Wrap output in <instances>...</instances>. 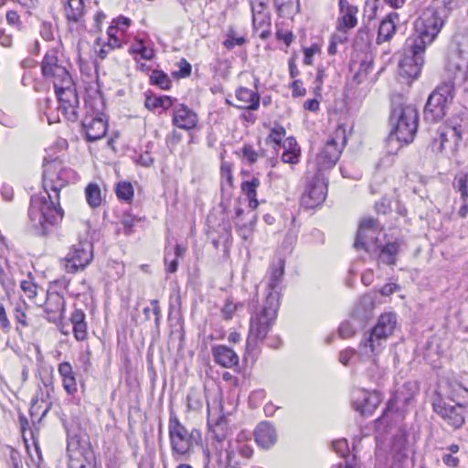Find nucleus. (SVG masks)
<instances>
[{
	"mask_svg": "<svg viewBox=\"0 0 468 468\" xmlns=\"http://www.w3.org/2000/svg\"><path fill=\"white\" fill-rule=\"evenodd\" d=\"M75 178V172L58 160L44 165V193L31 197L28 217L35 228L46 229L62 219L63 211L59 207V191Z\"/></svg>",
	"mask_w": 468,
	"mask_h": 468,
	"instance_id": "obj_1",
	"label": "nucleus"
},
{
	"mask_svg": "<svg viewBox=\"0 0 468 468\" xmlns=\"http://www.w3.org/2000/svg\"><path fill=\"white\" fill-rule=\"evenodd\" d=\"M419 113L414 105L407 104L401 97L393 99L389 122L391 135L398 141L410 143L417 132Z\"/></svg>",
	"mask_w": 468,
	"mask_h": 468,
	"instance_id": "obj_2",
	"label": "nucleus"
},
{
	"mask_svg": "<svg viewBox=\"0 0 468 468\" xmlns=\"http://www.w3.org/2000/svg\"><path fill=\"white\" fill-rule=\"evenodd\" d=\"M280 303L278 292H268L264 304L250 317V332L246 343L247 352H252L262 341L273 324Z\"/></svg>",
	"mask_w": 468,
	"mask_h": 468,
	"instance_id": "obj_3",
	"label": "nucleus"
},
{
	"mask_svg": "<svg viewBox=\"0 0 468 468\" xmlns=\"http://www.w3.org/2000/svg\"><path fill=\"white\" fill-rule=\"evenodd\" d=\"M444 25V20L439 11L432 6L423 9L415 20L414 33L407 39L408 45L411 48L426 50L428 45H431Z\"/></svg>",
	"mask_w": 468,
	"mask_h": 468,
	"instance_id": "obj_4",
	"label": "nucleus"
},
{
	"mask_svg": "<svg viewBox=\"0 0 468 468\" xmlns=\"http://www.w3.org/2000/svg\"><path fill=\"white\" fill-rule=\"evenodd\" d=\"M195 431V430L186 429L174 413L170 414L168 435L172 457L176 461L187 460L194 452L197 444Z\"/></svg>",
	"mask_w": 468,
	"mask_h": 468,
	"instance_id": "obj_5",
	"label": "nucleus"
},
{
	"mask_svg": "<svg viewBox=\"0 0 468 468\" xmlns=\"http://www.w3.org/2000/svg\"><path fill=\"white\" fill-rule=\"evenodd\" d=\"M86 113L81 125L88 141H97L107 133V120L102 112L103 101L101 95L90 97L85 101Z\"/></svg>",
	"mask_w": 468,
	"mask_h": 468,
	"instance_id": "obj_6",
	"label": "nucleus"
},
{
	"mask_svg": "<svg viewBox=\"0 0 468 468\" xmlns=\"http://www.w3.org/2000/svg\"><path fill=\"white\" fill-rule=\"evenodd\" d=\"M454 97V85L448 81L441 84L430 95L424 108V119L428 122H437L446 114L449 105Z\"/></svg>",
	"mask_w": 468,
	"mask_h": 468,
	"instance_id": "obj_7",
	"label": "nucleus"
},
{
	"mask_svg": "<svg viewBox=\"0 0 468 468\" xmlns=\"http://www.w3.org/2000/svg\"><path fill=\"white\" fill-rule=\"evenodd\" d=\"M346 144V133L344 125H338L328 136L324 147L316 156V165L320 171L334 167L340 158Z\"/></svg>",
	"mask_w": 468,
	"mask_h": 468,
	"instance_id": "obj_8",
	"label": "nucleus"
},
{
	"mask_svg": "<svg viewBox=\"0 0 468 468\" xmlns=\"http://www.w3.org/2000/svg\"><path fill=\"white\" fill-rule=\"evenodd\" d=\"M53 85L59 103L58 110L66 120L77 122L80 101L72 78L68 77L67 82L66 79L57 80Z\"/></svg>",
	"mask_w": 468,
	"mask_h": 468,
	"instance_id": "obj_9",
	"label": "nucleus"
},
{
	"mask_svg": "<svg viewBox=\"0 0 468 468\" xmlns=\"http://www.w3.org/2000/svg\"><path fill=\"white\" fill-rule=\"evenodd\" d=\"M397 325L396 314L393 313H385L380 315L377 324L370 332L368 337L363 342L362 346L365 348H369L371 355H376L379 352L382 341H385L391 335Z\"/></svg>",
	"mask_w": 468,
	"mask_h": 468,
	"instance_id": "obj_10",
	"label": "nucleus"
},
{
	"mask_svg": "<svg viewBox=\"0 0 468 468\" xmlns=\"http://www.w3.org/2000/svg\"><path fill=\"white\" fill-rule=\"evenodd\" d=\"M93 259V248L89 241H80L72 245L66 257L60 260L68 273H76L84 270Z\"/></svg>",
	"mask_w": 468,
	"mask_h": 468,
	"instance_id": "obj_11",
	"label": "nucleus"
},
{
	"mask_svg": "<svg viewBox=\"0 0 468 468\" xmlns=\"http://www.w3.org/2000/svg\"><path fill=\"white\" fill-rule=\"evenodd\" d=\"M461 138V133L456 127H441L432 138L431 150L436 154L452 158L459 147Z\"/></svg>",
	"mask_w": 468,
	"mask_h": 468,
	"instance_id": "obj_12",
	"label": "nucleus"
},
{
	"mask_svg": "<svg viewBox=\"0 0 468 468\" xmlns=\"http://www.w3.org/2000/svg\"><path fill=\"white\" fill-rule=\"evenodd\" d=\"M380 235L379 226L373 218L361 220L354 247L371 251L378 248V236Z\"/></svg>",
	"mask_w": 468,
	"mask_h": 468,
	"instance_id": "obj_13",
	"label": "nucleus"
},
{
	"mask_svg": "<svg viewBox=\"0 0 468 468\" xmlns=\"http://www.w3.org/2000/svg\"><path fill=\"white\" fill-rule=\"evenodd\" d=\"M326 193L327 184L324 178L320 174H316L306 182L301 198L302 205L306 208H314L324 201Z\"/></svg>",
	"mask_w": 468,
	"mask_h": 468,
	"instance_id": "obj_14",
	"label": "nucleus"
},
{
	"mask_svg": "<svg viewBox=\"0 0 468 468\" xmlns=\"http://www.w3.org/2000/svg\"><path fill=\"white\" fill-rule=\"evenodd\" d=\"M425 50L411 48L408 42L405 44L404 56L399 61V74L402 77L416 79L424 64Z\"/></svg>",
	"mask_w": 468,
	"mask_h": 468,
	"instance_id": "obj_15",
	"label": "nucleus"
},
{
	"mask_svg": "<svg viewBox=\"0 0 468 468\" xmlns=\"http://www.w3.org/2000/svg\"><path fill=\"white\" fill-rule=\"evenodd\" d=\"M434 411L440 415L448 425L453 429H459L464 423V412L466 406L462 402L451 405L442 400L433 404Z\"/></svg>",
	"mask_w": 468,
	"mask_h": 468,
	"instance_id": "obj_16",
	"label": "nucleus"
},
{
	"mask_svg": "<svg viewBox=\"0 0 468 468\" xmlns=\"http://www.w3.org/2000/svg\"><path fill=\"white\" fill-rule=\"evenodd\" d=\"M41 69L44 77L50 80L53 84L56 83L57 80L59 81L64 79H66L67 82L68 77L70 76L66 68L59 63L58 51L55 48L46 53Z\"/></svg>",
	"mask_w": 468,
	"mask_h": 468,
	"instance_id": "obj_17",
	"label": "nucleus"
},
{
	"mask_svg": "<svg viewBox=\"0 0 468 468\" xmlns=\"http://www.w3.org/2000/svg\"><path fill=\"white\" fill-rule=\"evenodd\" d=\"M350 70L354 73L356 83H362L367 80L373 70V58L370 54H357L350 62Z\"/></svg>",
	"mask_w": 468,
	"mask_h": 468,
	"instance_id": "obj_18",
	"label": "nucleus"
},
{
	"mask_svg": "<svg viewBox=\"0 0 468 468\" xmlns=\"http://www.w3.org/2000/svg\"><path fill=\"white\" fill-rule=\"evenodd\" d=\"M65 310V299L57 292H48L45 302L46 318L52 323L58 321Z\"/></svg>",
	"mask_w": 468,
	"mask_h": 468,
	"instance_id": "obj_19",
	"label": "nucleus"
},
{
	"mask_svg": "<svg viewBox=\"0 0 468 468\" xmlns=\"http://www.w3.org/2000/svg\"><path fill=\"white\" fill-rule=\"evenodd\" d=\"M172 122L183 130H191L197 123V116L195 112L185 104H179L173 110Z\"/></svg>",
	"mask_w": 468,
	"mask_h": 468,
	"instance_id": "obj_20",
	"label": "nucleus"
},
{
	"mask_svg": "<svg viewBox=\"0 0 468 468\" xmlns=\"http://www.w3.org/2000/svg\"><path fill=\"white\" fill-rule=\"evenodd\" d=\"M254 439L261 448L270 449L277 441L276 430L270 422H261L254 431Z\"/></svg>",
	"mask_w": 468,
	"mask_h": 468,
	"instance_id": "obj_21",
	"label": "nucleus"
},
{
	"mask_svg": "<svg viewBox=\"0 0 468 468\" xmlns=\"http://www.w3.org/2000/svg\"><path fill=\"white\" fill-rule=\"evenodd\" d=\"M379 402L380 399L378 394L362 390L357 393L353 404L356 410L359 411L362 415H367L371 414Z\"/></svg>",
	"mask_w": 468,
	"mask_h": 468,
	"instance_id": "obj_22",
	"label": "nucleus"
},
{
	"mask_svg": "<svg viewBox=\"0 0 468 468\" xmlns=\"http://www.w3.org/2000/svg\"><path fill=\"white\" fill-rule=\"evenodd\" d=\"M212 355L215 362L223 367L231 368L239 364L238 355L227 346H213Z\"/></svg>",
	"mask_w": 468,
	"mask_h": 468,
	"instance_id": "obj_23",
	"label": "nucleus"
},
{
	"mask_svg": "<svg viewBox=\"0 0 468 468\" xmlns=\"http://www.w3.org/2000/svg\"><path fill=\"white\" fill-rule=\"evenodd\" d=\"M236 98L240 102L237 107L246 110H258L260 106V96L257 92L240 87L236 91Z\"/></svg>",
	"mask_w": 468,
	"mask_h": 468,
	"instance_id": "obj_24",
	"label": "nucleus"
},
{
	"mask_svg": "<svg viewBox=\"0 0 468 468\" xmlns=\"http://www.w3.org/2000/svg\"><path fill=\"white\" fill-rule=\"evenodd\" d=\"M399 18V15L396 13L389 14L385 19H383L378 27L377 43L380 44L387 42L391 39L396 32L395 19Z\"/></svg>",
	"mask_w": 468,
	"mask_h": 468,
	"instance_id": "obj_25",
	"label": "nucleus"
},
{
	"mask_svg": "<svg viewBox=\"0 0 468 468\" xmlns=\"http://www.w3.org/2000/svg\"><path fill=\"white\" fill-rule=\"evenodd\" d=\"M339 10L343 26L346 28L355 27L357 24V7L350 5L347 0H339Z\"/></svg>",
	"mask_w": 468,
	"mask_h": 468,
	"instance_id": "obj_26",
	"label": "nucleus"
},
{
	"mask_svg": "<svg viewBox=\"0 0 468 468\" xmlns=\"http://www.w3.org/2000/svg\"><path fill=\"white\" fill-rule=\"evenodd\" d=\"M400 245L397 240L387 242L385 245L378 244V248L376 249L380 251L378 261L387 265H395Z\"/></svg>",
	"mask_w": 468,
	"mask_h": 468,
	"instance_id": "obj_27",
	"label": "nucleus"
},
{
	"mask_svg": "<svg viewBox=\"0 0 468 468\" xmlns=\"http://www.w3.org/2000/svg\"><path fill=\"white\" fill-rule=\"evenodd\" d=\"M261 185V181L258 177L252 176L251 178L245 180L241 183L240 188L242 193L247 197L249 200V207L254 210L259 206L257 200V189Z\"/></svg>",
	"mask_w": 468,
	"mask_h": 468,
	"instance_id": "obj_28",
	"label": "nucleus"
},
{
	"mask_svg": "<svg viewBox=\"0 0 468 468\" xmlns=\"http://www.w3.org/2000/svg\"><path fill=\"white\" fill-rule=\"evenodd\" d=\"M58 373L62 378V385L69 394L77 391V382L71 365L69 362H62L58 366Z\"/></svg>",
	"mask_w": 468,
	"mask_h": 468,
	"instance_id": "obj_29",
	"label": "nucleus"
},
{
	"mask_svg": "<svg viewBox=\"0 0 468 468\" xmlns=\"http://www.w3.org/2000/svg\"><path fill=\"white\" fill-rule=\"evenodd\" d=\"M284 273V261L283 260H279L277 263H273L271 266V273H270V281L268 282L269 292H278V297L280 296V292L278 291L279 286L282 281Z\"/></svg>",
	"mask_w": 468,
	"mask_h": 468,
	"instance_id": "obj_30",
	"label": "nucleus"
},
{
	"mask_svg": "<svg viewBox=\"0 0 468 468\" xmlns=\"http://www.w3.org/2000/svg\"><path fill=\"white\" fill-rule=\"evenodd\" d=\"M16 270L12 267L8 261L0 262V283L5 289H11L16 284Z\"/></svg>",
	"mask_w": 468,
	"mask_h": 468,
	"instance_id": "obj_31",
	"label": "nucleus"
},
{
	"mask_svg": "<svg viewBox=\"0 0 468 468\" xmlns=\"http://www.w3.org/2000/svg\"><path fill=\"white\" fill-rule=\"evenodd\" d=\"M64 10L68 20L77 22L84 15V2L83 0H67Z\"/></svg>",
	"mask_w": 468,
	"mask_h": 468,
	"instance_id": "obj_32",
	"label": "nucleus"
},
{
	"mask_svg": "<svg viewBox=\"0 0 468 468\" xmlns=\"http://www.w3.org/2000/svg\"><path fill=\"white\" fill-rule=\"evenodd\" d=\"M207 423L210 427L211 431L214 433L215 438L218 441H222L226 436L227 420L224 416H219L214 419L210 413H208Z\"/></svg>",
	"mask_w": 468,
	"mask_h": 468,
	"instance_id": "obj_33",
	"label": "nucleus"
},
{
	"mask_svg": "<svg viewBox=\"0 0 468 468\" xmlns=\"http://www.w3.org/2000/svg\"><path fill=\"white\" fill-rule=\"evenodd\" d=\"M85 195L88 204L91 207H97L101 203V189L96 184H89L85 189Z\"/></svg>",
	"mask_w": 468,
	"mask_h": 468,
	"instance_id": "obj_34",
	"label": "nucleus"
},
{
	"mask_svg": "<svg viewBox=\"0 0 468 468\" xmlns=\"http://www.w3.org/2000/svg\"><path fill=\"white\" fill-rule=\"evenodd\" d=\"M467 64L468 58L461 52L452 53L450 57L449 67L451 70L454 69L458 71H463L465 69Z\"/></svg>",
	"mask_w": 468,
	"mask_h": 468,
	"instance_id": "obj_35",
	"label": "nucleus"
},
{
	"mask_svg": "<svg viewBox=\"0 0 468 468\" xmlns=\"http://www.w3.org/2000/svg\"><path fill=\"white\" fill-rule=\"evenodd\" d=\"M115 192L119 199L131 201L133 197V187L129 182H119L116 185Z\"/></svg>",
	"mask_w": 468,
	"mask_h": 468,
	"instance_id": "obj_36",
	"label": "nucleus"
},
{
	"mask_svg": "<svg viewBox=\"0 0 468 468\" xmlns=\"http://www.w3.org/2000/svg\"><path fill=\"white\" fill-rule=\"evenodd\" d=\"M220 176L222 190H225L227 187L231 188L233 186V176L230 164L222 162L220 167Z\"/></svg>",
	"mask_w": 468,
	"mask_h": 468,
	"instance_id": "obj_37",
	"label": "nucleus"
},
{
	"mask_svg": "<svg viewBox=\"0 0 468 468\" xmlns=\"http://www.w3.org/2000/svg\"><path fill=\"white\" fill-rule=\"evenodd\" d=\"M152 84L159 86L163 90H168L171 85V81L168 76L160 70H154L150 76Z\"/></svg>",
	"mask_w": 468,
	"mask_h": 468,
	"instance_id": "obj_38",
	"label": "nucleus"
},
{
	"mask_svg": "<svg viewBox=\"0 0 468 468\" xmlns=\"http://www.w3.org/2000/svg\"><path fill=\"white\" fill-rule=\"evenodd\" d=\"M131 51L135 54H139L142 58L151 59L154 57V50L147 48L143 41H139L133 45Z\"/></svg>",
	"mask_w": 468,
	"mask_h": 468,
	"instance_id": "obj_39",
	"label": "nucleus"
},
{
	"mask_svg": "<svg viewBox=\"0 0 468 468\" xmlns=\"http://www.w3.org/2000/svg\"><path fill=\"white\" fill-rule=\"evenodd\" d=\"M255 221H256V216L252 215L249 223H243V224H240L239 222L237 223V227L239 228V234L242 239H248L250 237L251 233L253 231V226H254Z\"/></svg>",
	"mask_w": 468,
	"mask_h": 468,
	"instance_id": "obj_40",
	"label": "nucleus"
},
{
	"mask_svg": "<svg viewBox=\"0 0 468 468\" xmlns=\"http://www.w3.org/2000/svg\"><path fill=\"white\" fill-rule=\"evenodd\" d=\"M27 304L25 302H18L15 307V319L17 323L21 324L23 326H27L28 323L27 321Z\"/></svg>",
	"mask_w": 468,
	"mask_h": 468,
	"instance_id": "obj_41",
	"label": "nucleus"
},
{
	"mask_svg": "<svg viewBox=\"0 0 468 468\" xmlns=\"http://www.w3.org/2000/svg\"><path fill=\"white\" fill-rule=\"evenodd\" d=\"M246 39L243 37H234V31L231 30L228 34V38L223 41V46L227 49H233L236 46H242L245 44Z\"/></svg>",
	"mask_w": 468,
	"mask_h": 468,
	"instance_id": "obj_42",
	"label": "nucleus"
},
{
	"mask_svg": "<svg viewBox=\"0 0 468 468\" xmlns=\"http://www.w3.org/2000/svg\"><path fill=\"white\" fill-rule=\"evenodd\" d=\"M266 5L262 1L255 0L251 2V12H252V21L253 25L256 26L258 23V19L265 15L263 13Z\"/></svg>",
	"mask_w": 468,
	"mask_h": 468,
	"instance_id": "obj_43",
	"label": "nucleus"
},
{
	"mask_svg": "<svg viewBox=\"0 0 468 468\" xmlns=\"http://www.w3.org/2000/svg\"><path fill=\"white\" fill-rule=\"evenodd\" d=\"M285 135V129L282 126H276L271 129L267 141L272 142L275 144H280Z\"/></svg>",
	"mask_w": 468,
	"mask_h": 468,
	"instance_id": "obj_44",
	"label": "nucleus"
},
{
	"mask_svg": "<svg viewBox=\"0 0 468 468\" xmlns=\"http://www.w3.org/2000/svg\"><path fill=\"white\" fill-rule=\"evenodd\" d=\"M334 451L344 457L349 452L348 443L346 439L337 440L332 442Z\"/></svg>",
	"mask_w": 468,
	"mask_h": 468,
	"instance_id": "obj_45",
	"label": "nucleus"
},
{
	"mask_svg": "<svg viewBox=\"0 0 468 468\" xmlns=\"http://www.w3.org/2000/svg\"><path fill=\"white\" fill-rule=\"evenodd\" d=\"M241 153L243 157L250 163L254 164L259 157L258 153L253 149L251 145L246 144L242 147Z\"/></svg>",
	"mask_w": 468,
	"mask_h": 468,
	"instance_id": "obj_46",
	"label": "nucleus"
},
{
	"mask_svg": "<svg viewBox=\"0 0 468 468\" xmlns=\"http://www.w3.org/2000/svg\"><path fill=\"white\" fill-rule=\"evenodd\" d=\"M6 21L8 25L13 26L16 29L20 30L22 27V23L20 20V16L16 11L9 10L5 15Z\"/></svg>",
	"mask_w": 468,
	"mask_h": 468,
	"instance_id": "obj_47",
	"label": "nucleus"
},
{
	"mask_svg": "<svg viewBox=\"0 0 468 468\" xmlns=\"http://www.w3.org/2000/svg\"><path fill=\"white\" fill-rule=\"evenodd\" d=\"M338 331L343 338H349L355 335L356 327L350 322H344Z\"/></svg>",
	"mask_w": 468,
	"mask_h": 468,
	"instance_id": "obj_48",
	"label": "nucleus"
},
{
	"mask_svg": "<svg viewBox=\"0 0 468 468\" xmlns=\"http://www.w3.org/2000/svg\"><path fill=\"white\" fill-rule=\"evenodd\" d=\"M74 336L78 341H83L87 337V324L81 323L73 324Z\"/></svg>",
	"mask_w": 468,
	"mask_h": 468,
	"instance_id": "obj_49",
	"label": "nucleus"
},
{
	"mask_svg": "<svg viewBox=\"0 0 468 468\" xmlns=\"http://www.w3.org/2000/svg\"><path fill=\"white\" fill-rule=\"evenodd\" d=\"M20 287L28 298L32 299L37 295V286L32 282L22 281Z\"/></svg>",
	"mask_w": 468,
	"mask_h": 468,
	"instance_id": "obj_50",
	"label": "nucleus"
},
{
	"mask_svg": "<svg viewBox=\"0 0 468 468\" xmlns=\"http://www.w3.org/2000/svg\"><path fill=\"white\" fill-rule=\"evenodd\" d=\"M282 147L284 149L283 152H298V154H300V148L293 137L286 138L283 141Z\"/></svg>",
	"mask_w": 468,
	"mask_h": 468,
	"instance_id": "obj_51",
	"label": "nucleus"
},
{
	"mask_svg": "<svg viewBox=\"0 0 468 468\" xmlns=\"http://www.w3.org/2000/svg\"><path fill=\"white\" fill-rule=\"evenodd\" d=\"M291 89H292V96L293 97L303 96L305 94V92H306V90L303 87V82L300 80H294L291 84Z\"/></svg>",
	"mask_w": 468,
	"mask_h": 468,
	"instance_id": "obj_52",
	"label": "nucleus"
},
{
	"mask_svg": "<svg viewBox=\"0 0 468 468\" xmlns=\"http://www.w3.org/2000/svg\"><path fill=\"white\" fill-rule=\"evenodd\" d=\"M177 261H178V258H176V257H173L172 259H170L169 252H166L165 257V263L166 266V271L168 272L174 273L176 271Z\"/></svg>",
	"mask_w": 468,
	"mask_h": 468,
	"instance_id": "obj_53",
	"label": "nucleus"
},
{
	"mask_svg": "<svg viewBox=\"0 0 468 468\" xmlns=\"http://www.w3.org/2000/svg\"><path fill=\"white\" fill-rule=\"evenodd\" d=\"M300 154L298 152H283L282 154V160L286 164H297L299 162Z\"/></svg>",
	"mask_w": 468,
	"mask_h": 468,
	"instance_id": "obj_54",
	"label": "nucleus"
},
{
	"mask_svg": "<svg viewBox=\"0 0 468 468\" xmlns=\"http://www.w3.org/2000/svg\"><path fill=\"white\" fill-rule=\"evenodd\" d=\"M356 355V350L353 349V348H346L343 351H341L340 353V356H339V361L346 366L348 365V362L350 361V359Z\"/></svg>",
	"mask_w": 468,
	"mask_h": 468,
	"instance_id": "obj_55",
	"label": "nucleus"
},
{
	"mask_svg": "<svg viewBox=\"0 0 468 468\" xmlns=\"http://www.w3.org/2000/svg\"><path fill=\"white\" fill-rule=\"evenodd\" d=\"M159 101L160 97L147 95L144 101V105L148 110L154 111L156 108H159Z\"/></svg>",
	"mask_w": 468,
	"mask_h": 468,
	"instance_id": "obj_56",
	"label": "nucleus"
},
{
	"mask_svg": "<svg viewBox=\"0 0 468 468\" xmlns=\"http://www.w3.org/2000/svg\"><path fill=\"white\" fill-rule=\"evenodd\" d=\"M236 311V306L231 302H227L222 309V315L226 320H230Z\"/></svg>",
	"mask_w": 468,
	"mask_h": 468,
	"instance_id": "obj_57",
	"label": "nucleus"
},
{
	"mask_svg": "<svg viewBox=\"0 0 468 468\" xmlns=\"http://www.w3.org/2000/svg\"><path fill=\"white\" fill-rule=\"evenodd\" d=\"M180 77L186 78L191 74V65L185 58L179 61Z\"/></svg>",
	"mask_w": 468,
	"mask_h": 468,
	"instance_id": "obj_58",
	"label": "nucleus"
},
{
	"mask_svg": "<svg viewBox=\"0 0 468 468\" xmlns=\"http://www.w3.org/2000/svg\"><path fill=\"white\" fill-rule=\"evenodd\" d=\"M70 322L73 324L85 323V314L81 310H75L70 316Z\"/></svg>",
	"mask_w": 468,
	"mask_h": 468,
	"instance_id": "obj_59",
	"label": "nucleus"
},
{
	"mask_svg": "<svg viewBox=\"0 0 468 468\" xmlns=\"http://www.w3.org/2000/svg\"><path fill=\"white\" fill-rule=\"evenodd\" d=\"M399 289V286L397 283H387L381 288L380 293L384 296H388L397 292Z\"/></svg>",
	"mask_w": 468,
	"mask_h": 468,
	"instance_id": "obj_60",
	"label": "nucleus"
},
{
	"mask_svg": "<svg viewBox=\"0 0 468 468\" xmlns=\"http://www.w3.org/2000/svg\"><path fill=\"white\" fill-rule=\"evenodd\" d=\"M466 183H468V172L464 176L460 177L455 184V187L462 192L463 196L466 195Z\"/></svg>",
	"mask_w": 468,
	"mask_h": 468,
	"instance_id": "obj_61",
	"label": "nucleus"
},
{
	"mask_svg": "<svg viewBox=\"0 0 468 468\" xmlns=\"http://www.w3.org/2000/svg\"><path fill=\"white\" fill-rule=\"evenodd\" d=\"M0 325L5 330H7L10 326L5 309L2 303H0Z\"/></svg>",
	"mask_w": 468,
	"mask_h": 468,
	"instance_id": "obj_62",
	"label": "nucleus"
},
{
	"mask_svg": "<svg viewBox=\"0 0 468 468\" xmlns=\"http://www.w3.org/2000/svg\"><path fill=\"white\" fill-rule=\"evenodd\" d=\"M443 463L450 467H456L459 464V459L452 456L451 453L444 454L442 456Z\"/></svg>",
	"mask_w": 468,
	"mask_h": 468,
	"instance_id": "obj_63",
	"label": "nucleus"
},
{
	"mask_svg": "<svg viewBox=\"0 0 468 468\" xmlns=\"http://www.w3.org/2000/svg\"><path fill=\"white\" fill-rule=\"evenodd\" d=\"M461 195H463L461 193ZM463 199V206L460 207L459 211H458V215L461 217V218H465L467 215H468V189L466 188V195L465 196H462Z\"/></svg>",
	"mask_w": 468,
	"mask_h": 468,
	"instance_id": "obj_64",
	"label": "nucleus"
}]
</instances>
